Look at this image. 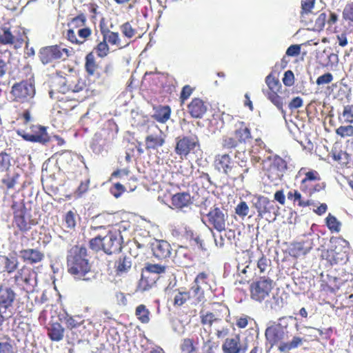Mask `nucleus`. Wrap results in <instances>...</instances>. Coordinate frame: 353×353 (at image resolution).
I'll use <instances>...</instances> for the list:
<instances>
[{"mask_svg":"<svg viewBox=\"0 0 353 353\" xmlns=\"http://www.w3.org/2000/svg\"><path fill=\"white\" fill-rule=\"evenodd\" d=\"M88 249L82 245H73L67 253V272L75 280L88 281L93 276L92 263Z\"/></svg>","mask_w":353,"mask_h":353,"instance_id":"obj_1","label":"nucleus"},{"mask_svg":"<svg viewBox=\"0 0 353 353\" xmlns=\"http://www.w3.org/2000/svg\"><path fill=\"white\" fill-rule=\"evenodd\" d=\"M52 83L54 90L50 92V97H53L54 94L77 93L87 90L85 79L80 77L69 65H64L62 69L56 70L52 77Z\"/></svg>","mask_w":353,"mask_h":353,"instance_id":"obj_2","label":"nucleus"},{"mask_svg":"<svg viewBox=\"0 0 353 353\" xmlns=\"http://www.w3.org/2000/svg\"><path fill=\"white\" fill-rule=\"evenodd\" d=\"M283 319L280 318L278 322H272L266 327L265 338L271 347L277 345L280 352L286 353L302 345L303 340L300 336H294L290 341H283L288 338V325L281 323Z\"/></svg>","mask_w":353,"mask_h":353,"instance_id":"obj_3","label":"nucleus"},{"mask_svg":"<svg viewBox=\"0 0 353 353\" xmlns=\"http://www.w3.org/2000/svg\"><path fill=\"white\" fill-rule=\"evenodd\" d=\"M11 210L13 214L12 227L17 229L14 234L18 232L23 234H27L30 232L33 226L37 225V220L32 218L31 210L26 208L23 201H13Z\"/></svg>","mask_w":353,"mask_h":353,"instance_id":"obj_4","label":"nucleus"},{"mask_svg":"<svg viewBox=\"0 0 353 353\" xmlns=\"http://www.w3.org/2000/svg\"><path fill=\"white\" fill-rule=\"evenodd\" d=\"M72 54V49L55 44L41 48L38 52V58L43 65L54 66L56 63L66 60Z\"/></svg>","mask_w":353,"mask_h":353,"instance_id":"obj_5","label":"nucleus"},{"mask_svg":"<svg viewBox=\"0 0 353 353\" xmlns=\"http://www.w3.org/2000/svg\"><path fill=\"white\" fill-rule=\"evenodd\" d=\"M299 174L304 176L300 183V190L307 196L311 197L315 193L325 189V183L321 181V175L316 170H307L305 168H302Z\"/></svg>","mask_w":353,"mask_h":353,"instance_id":"obj_6","label":"nucleus"},{"mask_svg":"<svg viewBox=\"0 0 353 353\" xmlns=\"http://www.w3.org/2000/svg\"><path fill=\"white\" fill-rule=\"evenodd\" d=\"M274 288V281L268 276H260L250 285V298L261 303L268 299Z\"/></svg>","mask_w":353,"mask_h":353,"instance_id":"obj_7","label":"nucleus"},{"mask_svg":"<svg viewBox=\"0 0 353 353\" xmlns=\"http://www.w3.org/2000/svg\"><path fill=\"white\" fill-rule=\"evenodd\" d=\"M10 95L14 102L29 103L35 95L34 85L28 80L15 83L11 87Z\"/></svg>","mask_w":353,"mask_h":353,"instance_id":"obj_8","label":"nucleus"},{"mask_svg":"<svg viewBox=\"0 0 353 353\" xmlns=\"http://www.w3.org/2000/svg\"><path fill=\"white\" fill-rule=\"evenodd\" d=\"M214 165L219 170H223L229 178L233 181L239 179H243L242 168L239 165H234L231 157L228 154H218L215 157Z\"/></svg>","mask_w":353,"mask_h":353,"instance_id":"obj_9","label":"nucleus"},{"mask_svg":"<svg viewBox=\"0 0 353 353\" xmlns=\"http://www.w3.org/2000/svg\"><path fill=\"white\" fill-rule=\"evenodd\" d=\"M199 148V140L196 135L176 138L174 152L181 160L186 159L190 154H194Z\"/></svg>","mask_w":353,"mask_h":353,"instance_id":"obj_10","label":"nucleus"},{"mask_svg":"<svg viewBox=\"0 0 353 353\" xmlns=\"http://www.w3.org/2000/svg\"><path fill=\"white\" fill-rule=\"evenodd\" d=\"M84 68L88 77L92 78L94 81H103V74L107 76L110 66L106 65L104 69L97 61L93 52L88 53L85 57Z\"/></svg>","mask_w":353,"mask_h":353,"instance_id":"obj_11","label":"nucleus"},{"mask_svg":"<svg viewBox=\"0 0 353 353\" xmlns=\"http://www.w3.org/2000/svg\"><path fill=\"white\" fill-rule=\"evenodd\" d=\"M57 162L68 173L76 172L84 164L83 157L71 151H64L59 154Z\"/></svg>","mask_w":353,"mask_h":353,"instance_id":"obj_12","label":"nucleus"},{"mask_svg":"<svg viewBox=\"0 0 353 353\" xmlns=\"http://www.w3.org/2000/svg\"><path fill=\"white\" fill-rule=\"evenodd\" d=\"M17 134L26 141L46 144L50 141V137L47 132V128L40 125H32L30 132L23 130L17 131Z\"/></svg>","mask_w":353,"mask_h":353,"instance_id":"obj_13","label":"nucleus"},{"mask_svg":"<svg viewBox=\"0 0 353 353\" xmlns=\"http://www.w3.org/2000/svg\"><path fill=\"white\" fill-rule=\"evenodd\" d=\"M206 222H204L208 227H212L216 231L221 232L226 230L228 215L219 207L214 206L205 215Z\"/></svg>","mask_w":353,"mask_h":353,"instance_id":"obj_14","label":"nucleus"},{"mask_svg":"<svg viewBox=\"0 0 353 353\" xmlns=\"http://www.w3.org/2000/svg\"><path fill=\"white\" fill-rule=\"evenodd\" d=\"M120 30L123 37L128 39L141 38L147 31L143 21L139 19H132L120 26Z\"/></svg>","mask_w":353,"mask_h":353,"instance_id":"obj_15","label":"nucleus"},{"mask_svg":"<svg viewBox=\"0 0 353 353\" xmlns=\"http://www.w3.org/2000/svg\"><path fill=\"white\" fill-rule=\"evenodd\" d=\"M24 32H12L10 27L0 29V45L13 46L15 49L22 47L24 43Z\"/></svg>","mask_w":353,"mask_h":353,"instance_id":"obj_16","label":"nucleus"},{"mask_svg":"<svg viewBox=\"0 0 353 353\" xmlns=\"http://www.w3.org/2000/svg\"><path fill=\"white\" fill-rule=\"evenodd\" d=\"M269 167L266 170V175L271 181H277L283 176V172L287 169L286 161L278 155L268 157Z\"/></svg>","mask_w":353,"mask_h":353,"instance_id":"obj_17","label":"nucleus"},{"mask_svg":"<svg viewBox=\"0 0 353 353\" xmlns=\"http://www.w3.org/2000/svg\"><path fill=\"white\" fill-rule=\"evenodd\" d=\"M123 237L120 230H110L103 237V252L108 254H112L121 250Z\"/></svg>","mask_w":353,"mask_h":353,"instance_id":"obj_18","label":"nucleus"},{"mask_svg":"<svg viewBox=\"0 0 353 353\" xmlns=\"http://www.w3.org/2000/svg\"><path fill=\"white\" fill-rule=\"evenodd\" d=\"M16 299V293L9 287L0 285V314H4L12 307ZM2 315H0V325L2 324Z\"/></svg>","mask_w":353,"mask_h":353,"instance_id":"obj_19","label":"nucleus"},{"mask_svg":"<svg viewBox=\"0 0 353 353\" xmlns=\"http://www.w3.org/2000/svg\"><path fill=\"white\" fill-rule=\"evenodd\" d=\"M91 229L97 230L102 228L110 227L117 223L116 214L108 212H102L94 216L91 219Z\"/></svg>","mask_w":353,"mask_h":353,"instance_id":"obj_20","label":"nucleus"},{"mask_svg":"<svg viewBox=\"0 0 353 353\" xmlns=\"http://www.w3.org/2000/svg\"><path fill=\"white\" fill-rule=\"evenodd\" d=\"M208 110V101L199 97L193 98L187 105V112L193 119H202Z\"/></svg>","mask_w":353,"mask_h":353,"instance_id":"obj_21","label":"nucleus"},{"mask_svg":"<svg viewBox=\"0 0 353 353\" xmlns=\"http://www.w3.org/2000/svg\"><path fill=\"white\" fill-rule=\"evenodd\" d=\"M100 32L102 39L108 45L116 46L118 48H123L125 45H122L120 34L117 32L110 30L104 23V19H102L99 23Z\"/></svg>","mask_w":353,"mask_h":353,"instance_id":"obj_22","label":"nucleus"},{"mask_svg":"<svg viewBox=\"0 0 353 353\" xmlns=\"http://www.w3.org/2000/svg\"><path fill=\"white\" fill-rule=\"evenodd\" d=\"M192 203V197L189 192H177L172 196L170 208L175 210H183L190 207Z\"/></svg>","mask_w":353,"mask_h":353,"instance_id":"obj_23","label":"nucleus"},{"mask_svg":"<svg viewBox=\"0 0 353 353\" xmlns=\"http://www.w3.org/2000/svg\"><path fill=\"white\" fill-rule=\"evenodd\" d=\"M92 31L89 27H85L79 29L77 31V34L80 38V39H79L74 32V29L71 28L67 30L65 32V38L72 44L81 45L89 39V37L92 35Z\"/></svg>","mask_w":353,"mask_h":353,"instance_id":"obj_24","label":"nucleus"},{"mask_svg":"<svg viewBox=\"0 0 353 353\" xmlns=\"http://www.w3.org/2000/svg\"><path fill=\"white\" fill-rule=\"evenodd\" d=\"M241 144H246L252 139L251 130L244 121H239L234 125L232 133Z\"/></svg>","mask_w":353,"mask_h":353,"instance_id":"obj_25","label":"nucleus"},{"mask_svg":"<svg viewBox=\"0 0 353 353\" xmlns=\"http://www.w3.org/2000/svg\"><path fill=\"white\" fill-rule=\"evenodd\" d=\"M193 261L194 255L188 248L180 246L176 250L174 261L179 266L189 268Z\"/></svg>","mask_w":353,"mask_h":353,"instance_id":"obj_26","label":"nucleus"},{"mask_svg":"<svg viewBox=\"0 0 353 353\" xmlns=\"http://www.w3.org/2000/svg\"><path fill=\"white\" fill-rule=\"evenodd\" d=\"M253 207L258 212V216L263 218L267 213H270L273 209V205L268 197L262 195H255L252 201Z\"/></svg>","mask_w":353,"mask_h":353,"instance_id":"obj_27","label":"nucleus"},{"mask_svg":"<svg viewBox=\"0 0 353 353\" xmlns=\"http://www.w3.org/2000/svg\"><path fill=\"white\" fill-rule=\"evenodd\" d=\"M52 98L57 100V105L59 109V112L63 114H67L72 110L79 103V99L65 96V94H61V96L54 94Z\"/></svg>","mask_w":353,"mask_h":353,"instance_id":"obj_28","label":"nucleus"},{"mask_svg":"<svg viewBox=\"0 0 353 353\" xmlns=\"http://www.w3.org/2000/svg\"><path fill=\"white\" fill-rule=\"evenodd\" d=\"M20 257L23 262L35 264L42 261L45 257L44 253L39 249H23L19 252Z\"/></svg>","mask_w":353,"mask_h":353,"instance_id":"obj_29","label":"nucleus"},{"mask_svg":"<svg viewBox=\"0 0 353 353\" xmlns=\"http://www.w3.org/2000/svg\"><path fill=\"white\" fill-rule=\"evenodd\" d=\"M152 250L154 256L160 260L170 257L172 253L170 244L164 240L157 241L154 243Z\"/></svg>","mask_w":353,"mask_h":353,"instance_id":"obj_30","label":"nucleus"},{"mask_svg":"<svg viewBox=\"0 0 353 353\" xmlns=\"http://www.w3.org/2000/svg\"><path fill=\"white\" fill-rule=\"evenodd\" d=\"M105 134H108L107 137L103 138L102 134L96 136L94 141L92 145V149L96 154H100L103 150L107 151V148L110 145L113 140V133L110 131H105Z\"/></svg>","mask_w":353,"mask_h":353,"instance_id":"obj_31","label":"nucleus"},{"mask_svg":"<svg viewBox=\"0 0 353 353\" xmlns=\"http://www.w3.org/2000/svg\"><path fill=\"white\" fill-rule=\"evenodd\" d=\"M208 277V274L205 272H200L197 274L194 279L193 285L191 287V290L193 292L194 295L203 296V288L205 286H209Z\"/></svg>","mask_w":353,"mask_h":353,"instance_id":"obj_32","label":"nucleus"},{"mask_svg":"<svg viewBox=\"0 0 353 353\" xmlns=\"http://www.w3.org/2000/svg\"><path fill=\"white\" fill-rule=\"evenodd\" d=\"M147 150H157L163 146L165 142V135L160 131L159 134L148 135L145 139Z\"/></svg>","mask_w":353,"mask_h":353,"instance_id":"obj_33","label":"nucleus"},{"mask_svg":"<svg viewBox=\"0 0 353 353\" xmlns=\"http://www.w3.org/2000/svg\"><path fill=\"white\" fill-rule=\"evenodd\" d=\"M319 63L323 67L332 70L339 63V57L336 53L327 52L324 50L319 57Z\"/></svg>","mask_w":353,"mask_h":353,"instance_id":"obj_34","label":"nucleus"},{"mask_svg":"<svg viewBox=\"0 0 353 353\" xmlns=\"http://www.w3.org/2000/svg\"><path fill=\"white\" fill-rule=\"evenodd\" d=\"M222 349L224 353H240L245 352L241 348V339L239 335H236L234 338H228L222 345Z\"/></svg>","mask_w":353,"mask_h":353,"instance_id":"obj_35","label":"nucleus"},{"mask_svg":"<svg viewBox=\"0 0 353 353\" xmlns=\"http://www.w3.org/2000/svg\"><path fill=\"white\" fill-rule=\"evenodd\" d=\"M324 256H325V259L329 261L331 265L344 263L347 260L346 251H339L337 248L327 250Z\"/></svg>","mask_w":353,"mask_h":353,"instance_id":"obj_36","label":"nucleus"},{"mask_svg":"<svg viewBox=\"0 0 353 353\" xmlns=\"http://www.w3.org/2000/svg\"><path fill=\"white\" fill-rule=\"evenodd\" d=\"M65 329L60 323L52 322L47 328V334L52 341H60L64 337Z\"/></svg>","mask_w":353,"mask_h":353,"instance_id":"obj_37","label":"nucleus"},{"mask_svg":"<svg viewBox=\"0 0 353 353\" xmlns=\"http://www.w3.org/2000/svg\"><path fill=\"white\" fill-rule=\"evenodd\" d=\"M19 262L17 258H9L5 255H0V274L7 272L11 274L18 268Z\"/></svg>","mask_w":353,"mask_h":353,"instance_id":"obj_38","label":"nucleus"},{"mask_svg":"<svg viewBox=\"0 0 353 353\" xmlns=\"http://www.w3.org/2000/svg\"><path fill=\"white\" fill-rule=\"evenodd\" d=\"M171 108L169 105H158L154 108L152 117L161 123H166L170 118Z\"/></svg>","mask_w":353,"mask_h":353,"instance_id":"obj_39","label":"nucleus"},{"mask_svg":"<svg viewBox=\"0 0 353 353\" xmlns=\"http://www.w3.org/2000/svg\"><path fill=\"white\" fill-rule=\"evenodd\" d=\"M210 309L211 311L210 312L216 318H219L220 321H222L224 316H228L230 314V310L228 307L221 303H211Z\"/></svg>","mask_w":353,"mask_h":353,"instance_id":"obj_40","label":"nucleus"},{"mask_svg":"<svg viewBox=\"0 0 353 353\" xmlns=\"http://www.w3.org/2000/svg\"><path fill=\"white\" fill-rule=\"evenodd\" d=\"M190 299V293L188 291L175 290L172 294V301L174 307L182 306Z\"/></svg>","mask_w":353,"mask_h":353,"instance_id":"obj_41","label":"nucleus"},{"mask_svg":"<svg viewBox=\"0 0 353 353\" xmlns=\"http://www.w3.org/2000/svg\"><path fill=\"white\" fill-rule=\"evenodd\" d=\"M131 261L129 257L121 256L115 261L114 269L117 275H121L126 273L131 268Z\"/></svg>","mask_w":353,"mask_h":353,"instance_id":"obj_42","label":"nucleus"},{"mask_svg":"<svg viewBox=\"0 0 353 353\" xmlns=\"http://www.w3.org/2000/svg\"><path fill=\"white\" fill-rule=\"evenodd\" d=\"M240 144L232 133L223 136L221 140L222 149L230 152L236 149Z\"/></svg>","mask_w":353,"mask_h":353,"instance_id":"obj_43","label":"nucleus"},{"mask_svg":"<svg viewBox=\"0 0 353 353\" xmlns=\"http://www.w3.org/2000/svg\"><path fill=\"white\" fill-rule=\"evenodd\" d=\"M288 199L290 201H293V203H298V205L299 207H307L310 206L312 204V201L311 200L303 201L302 199L301 194L297 190H292L288 192L287 194Z\"/></svg>","mask_w":353,"mask_h":353,"instance_id":"obj_44","label":"nucleus"},{"mask_svg":"<svg viewBox=\"0 0 353 353\" xmlns=\"http://www.w3.org/2000/svg\"><path fill=\"white\" fill-rule=\"evenodd\" d=\"M135 316L143 324H147L150 321V312L144 304H140L136 307Z\"/></svg>","mask_w":353,"mask_h":353,"instance_id":"obj_45","label":"nucleus"},{"mask_svg":"<svg viewBox=\"0 0 353 353\" xmlns=\"http://www.w3.org/2000/svg\"><path fill=\"white\" fill-rule=\"evenodd\" d=\"M200 321L201 325L211 327L214 323H219L221 321L210 311L201 310L199 313Z\"/></svg>","mask_w":353,"mask_h":353,"instance_id":"obj_46","label":"nucleus"},{"mask_svg":"<svg viewBox=\"0 0 353 353\" xmlns=\"http://www.w3.org/2000/svg\"><path fill=\"white\" fill-rule=\"evenodd\" d=\"M37 284L36 277L34 272L30 269V274H28V276L26 280L20 285L23 290L27 293L32 292L34 290V287Z\"/></svg>","mask_w":353,"mask_h":353,"instance_id":"obj_47","label":"nucleus"},{"mask_svg":"<svg viewBox=\"0 0 353 353\" xmlns=\"http://www.w3.org/2000/svg\"><path fill=\"white\" fill-rule=\"evenodd\" d=\"M87 17L84 13H79L76 17L72 18L68 22V26L73 29L83 28L86 27Z\"/></svg>","mask_w":353,"mask_h":353,"instance_id":"obj_48","label":"nucleus"},{"mask_svg":"<svg viewBox=\"0 0 353 353\" xmlns=\"http://www.w3.org/2000/svg\"><path fill=\"white\" fill-rule=\"evenodd\" d=\"M93 53H96L97 56L99 58H105L110 53L109 45L102 39L93 48Z\"/></svg>","mask_w":353,"mask_h":353,"instance_id":"obj_49","label":"nucleus"},{"mask_svg":"<svg viewBox=\"0 0 353 353\" xmlns=\"http://www.w3.org/2000/svg\"><path fill=\"white\" fill-rule=\"evenodd\" d=\"M19 174L14 172H7L1 179V183L6 186L7 190H10L14 188L17 183V180Z\"/></svg>","mask_w":353,"mask_h":353,"instance_id":"obj_50","label":"nucleus"},{"mask_svg":"<svg viewBox=\"0 0 353 353\" xmlns=\"http://www.w3.org/2000/svg\"><path fill=\"white\" fill-rule=\"evenodd\" d=\"M219 345L212 339H209L203 343V345L200 351L196 353H218Z\"/></svg>","mask_w":353,"mask_h":353,"instance_id":"obj_51","label":"nucleus"},{"mask_svg":"<svg viewBox=\"0 0 353 353\" xmlns=\"http://www.w3.org/2000/svg\"><path fill=\"white\" fill-rule=\"evenodd\" d=\"M265 83L269 89L267 92H279L282 87L279 79L272 74H268L265 77Z\"/></svg>","mask_w":353,"mask_h":353,"instance_id":"obj_52","label":"nucleus"},{"mask_svg":"<svg viewBox=\"0 0 353 353\" xmlns=\"http://www.w3.org/2000/svg\"><path fill=\"white\" fill-rule=\"evenodd\" d=\"M271 266V261L267 256L261 253V256L257 261V268L259 270L260 274H265L268 272V270L270 269Z\"/></svg>","mask_w":353,"mask_h":353,"instance_id":"obj_53","label":"nucleus"},{"mask_svg":"<svg viewBox=\"0 0 353 353\" xmlns=\"http://www.w3.org/2000/svg\"><path fill=\"white\" fill-rule=\"evenodd\" d=\"M180 349L181 353H193L196 351L195 342L193 339L186 338L181 341Z\"/></svg>","mask_w":353,"mask_h":353,"instance_id":"obj_54","label":"nucleus"},{"mask_svg":"<svg viewBox=\"0 0 353 353\" xmlns=\"http://www.w3.org/2000/svg\"><path fill=\"white\" fill-rule=\"evenodd\" d=\"M316 0H301V16L307 15L312 13L314 8Z\"/></svg>","mask_w":353,"mask_h":353,"instance_id":"obj_55","label":"nucleus"},{"mask_svg":"<svg viewBox=\"0 0 353 353\" xmlns=\"http://www.w3.org/2000/svg\"><path fill=\"white\" fill-rule=\"evenodd\" d=\"M279 92H267V98L279 109L283 110V103L281 97L278 94Z\"/></svg>","mask_w":353,"mask_h":353,"instance_id":"obj_56","label":"nucleus"},{"mask_svg":"<svg viewBox=\"0 0 353 353\" xmlns=\"http://www.w3.org/2000/svg\"><path fill=\"white\" fill-rule=\"evenodd\" d=\"M30 268L25 266L19 270L14 276L15 283L20 286V285L26 280L28 276V274H30Z\"/></svg>","mask_w":353,"mask_h":353,"instance_id":"obj_57","label":"nucleus"},{"mask_svg":"<svg viewBox=\"0 0 353 353\" xmlns=\"http://www.w3.org/2000/svg\"><path fill=\"white\" fill-rule=\"evenodd\" d=\"M11 165V157L5 152L0 153V171L8 172Z\"/></svg>","mask_w":353,"mask_h":353,"instance_id":"obj_58","label":"nucleus"},{"mask_svg":"<svg viewBox=\"0 0 353 353\" xmlns=\"http://www.w3.org/2000/svg\"><path fill=\"white\" fill-rule=\"evenodd\" d=\"M326 225L332 232H339L340 230L341 224L336 218L329 214L325 219Z\"/></svg>","mask_w":353,"mask_h":353,"instance_id":"obj_59","label":"nucleus"},{"mask_svg":"<svg viewBox=\"0 0 353 353\" xmlns=\"http://www.w3.org/2000/svg\"><path fill=\"white\" fill-rule=\"evenodd\" d=\"M89 247L95 252L103 251V237L101 238V236H97L91 239L89 241Z\"/></svg>","mask_w":353,"mask_h":353,"instance_id":"obj_60","label":"nucleus"},{"mask_svg":"<svg viewBox=\"0 0 353 353\" xmlns=\"http://www.w3.org/2000/svg\"><path fill=\"white\" fill-rule=\"evenodd\" d=\"M235 213L240 217L244 218L249 214L250 208L247 203L244 201H241L235 207Z\"/></svg>","mask_w":353,"mask_h":353,"instance_id":"obj_61","label":"nucleus"},{"mask_svg":"<svg viewBox=\"0 0 353 353\" xmlns=\"http://www.w3.org/2000/svg\"><path fill=\"white\" fill-rule=\"evenodd\" d=\"M59 319L63 322L66 327L70 330L78 327L81 324L73 316L68 315V314Z\"/></svg>","mask_w":353,"mask_h":353,"instance_id":"obj_62","label":"nucleus"},{"mask_svg":"<svg viewBox=\"0 0 353 353\" xmlns=\"http://www.w3.org/2000/svg\"><path fill=\"white\" fill-rule=\"evenodd\" d=\"M194 90V88L191 87L190 85H185L182 88L179 96L181 104H183L190 98Z\"/></svg>","mask_w":353,"mask_h":353,"instance_id":"obj_63","label":"nucleus"},{"mask_svg":"<svg viewBox=\"0 0 353 353\" xmlns=\"http://www.w3.org/2000/svg\"><path fill=\"white\" fill-rule=\"evenodd\" d=\"M344 122L353 123V105H345L342 113Z\"/></svg>","mask_w":353,"mask_h":353,"instance_id":"obj_64","label":"nucleus"}]
</instances>
